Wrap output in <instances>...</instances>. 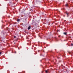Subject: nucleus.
I'll use <instances>...</instances> for the list:
<instances>
[{"mask_svg": "<svg viewBox=\"0 0 73 73\" xmlns=\"http://www.w3.org/2000/svg\"><path fill=\"white\" fill-rule=\"evenodd\" d=\"M66 15H67V17H68V15H69V13H68V12H66Z\"/></svg>", "mask_w": 73, "mask_h": 73, "instance_id": "f257e3e1", "label": "nucleus"}, {"mask_svg": "<svg viewBox=\"0 0 73 73\" xmlns=\"http://www.w3.org/2000/svg\"><path fill=\"white\" fill-rule=\"evenodd\" d=\"M31 29V26H29L28 28V30H29Z\"/></svg>", "mask_w": 73, "mask_h": 73, "instance_id": "f03ea898", "label": "nucleus"}, {"mask_svg": "<svg viewBox=\"0 0 73 73\" xmlns=\"http://www.w3.org/2000/svg\"><path fill=\"white\" fill-rule=\"evenodd\" d=\"M64 35H66V33H64Z\"/></svg>", "mask_w": 73, "mask_h": 73, "instance_id": "7ed1b4c3", "label": "nucleus"}, {"mask_svg": "<svg viewBox=\"0 0 73 73\" xmlns=\"http://www.w3.org/2000/svg\"><path fill=\"white\" fill-rule=\"evenodd\" d=\"M20 19H17V21H20Z\"/></svg>", "mask_w": 73, "mask_h": 73, "instance_id": "20e7f679", "label": "nucleus"}, {"mask_svg": "<svg viewBox=\"0 0 73 73\" xmlns=\"http://www.w3.org/2000/svg\"><path fill=\"white\" fill-rule=\"evenodd\" d=\"M45 72H46V73H48V71L46 70L45 71Z\"/></svg>", "mask_w": 73, "mask_h": 73, "instance_id": "39448f33", "label": "nucleus"}, {"mask_svg": "<svg viewBox=\"0 0 73 73\" xmlns=\"http://www.w3.org/2000/svg\"><path fill=\"white\" fill-rule=\"evenodd\" d=\"M71 46H73V44H71Z\"/></svg>", "mask_w": 73, "mask_h": 73, "instance_id": "423d86ee", "label": "nucleus"}, {"mask_svg": "<svg viewBox=\"0 0 73 73\" xmlns=\"http://www.w3.org/2000/svg\"><path fill=\"white\" fill-rule=\"evenodd\" d=\"M66 7H68V5L67 4H66L65 5Z\"/></svg>", "mask_w": 73, "mask_h": 73, "instance_id": "0eeeda50", "label": "nucleus"}, {"mask_svg": "<svg viewBox=\"0 0 73 73\" xmlns=\"http://www.w3.org/2000/svg\"><path fill=\"white\" fill-rule=\"evenodd\" d=\"M14 37L15 38H16V36H14Z\"/></svg>", "mask_w": 73, "mask_h": 73, "instance_id": "6e6552de", "label": "nucleus"}, {"mask_svg": "<svg viewBox=\"0 0 73 73\" xmlns=\"http://www.w3.org/2000/svg\"><path fill=\"white\" fill-rule=\"evenodd\" d=\"M1 54V52H0V54Z\"/></svg>", "mask_w": 73, "mask_h": 73, "instance_id": "1a4fd4ad", "label": "nucleus"}, {"mask_svg": "<svg viewBox=\"0 0 73 73\" xmlns=\"http://www.w3.org/2000/svg\"><path fill=\"white\" fill-rule=\"evenodd\" d=\"M58 31H59V30H58L57 31V32H58Z\"/></svg>", "mask_w": 73, "mask_h": 73, "instance_id": "9d476101", "label": "nucleus"}]
</instances>
